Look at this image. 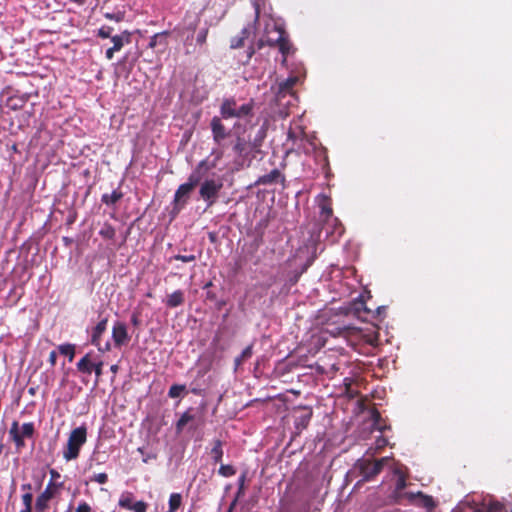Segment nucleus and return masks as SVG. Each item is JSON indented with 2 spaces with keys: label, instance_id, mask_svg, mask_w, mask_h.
<instances>
[{
  "label": "nucleus",
  "instance_id": "26",
  "mask_svg": "<svg viewBox=\"0 0 512 512\" xmlns=\"http://www.w3.org/2000/svg\"><path fill=\"white\" fill-rule=\"evenodd\" d=\"M134 503V497L129 492L122 493L118 501L119 507L127 510H130Z\"/></svg>",
  "mask_w": 512,
  "mask_h": 512
},
{
  "label": "nucleus",
  "instance_id": "14",
  "mask_svg": "<svg viewBox=\"0 0 512 512\" xmlns=\"http://www.w3.org/2000/svg\"><path fill=\"white\" fill-rule=\"evenodd\" d=\"M112 339L115 347H121L122 345L128 343L130 337L127 332L126 324L120 321H117L112 328Z\"/></svg>",
  "mask_w": 512,
  "mask_h": 512
},
{
  "label": "nucleus",
  "instance_id": "44",
  "mask_svg": "<svg viewBox=\"0 0 512 512\" xmlns=\"http://www.w3.org/2000/svg\"><path fill=\"white\" fill-rule=\"evenodd\" d=\"M354 310L356 312H360V311H368V308L366 307L365 303L363 300L361 299H357L354 304Z\"/></svg>",
  "mask_w": 512,
  "mask_h": 512
},
{
  "label": "nucleus",
  "instance_id": "61",
  "mask_svg": "<svg viewBox=\"0 0 512 512\" xmlns=\"http://www.w3.org/2000/svg\"><path fill=\"white\" fill-rule=\"evenodd\" d=\"M20 512H32V508L24 507L23 509L20 510Z\"/></svg>",
  "mask_w": 512,
  "mask_h": 512
},
{
  "label": "nucleus",
  "instance_id": "57",
  "mask_svg": "<svg viewBox=\"0 0 512 512\" xmlns=\"http://www.w3.org/2000/svg\"><path fill=\"white\" fill-rule=\"evenodd\" d=\"M131 323L134 325V326H137L139 324V317L136 315V314H133L131 316Z\"/></svg>",
  "mask_w": 512,
  "mask_h": 512
},
{
  "label": "nucleus",
  "instance_id": "51",
  "mask_svg": "<svg viewBox=\"0 0 512 512\" xmlns=\"http://www.w3.org/2000/svg\"><path fill=\"white\" fill-rule=\"evenodd\" d=\"M244 361H246V359L244 357H242L241 354L238 357H236L234 360L235 369H237L239 366H241Z\"/></svg>",
  "mask_w": 512,
  "mask_h": 512
},
{
  "label": "nucleus",
  "instance_id": "19",
  "mask_svg": "<svg viewBox=\"0 0 512 512\" xmlns=\"http://www.w3.org/2000/svg\"><path fill=\"white\" fill-rule=\"evenodd\" d=\"M253 30H254V25H248V26L244 27L241 30L239 35L231 38L230 47L232 49H237V48L244 46L245 40L249 38V36L252 34Z\"/></svg>",
  "mask_w": 512,
  "mask_h": 512
},
{
  "label": "nucleus",
  "instance_id": "4",
  "mask_svg": "<svg viewBox=\"0 0 512 512\" xmlns=\"http://www.w3.org/2000/svg\"><path fill=\"white\" fill-rule=\"evenodd\" d=\"M320 209L319 221L322 223L320 233H325L330 242H336L342 236L344 228L340 221L333 216L330 198L324 194L317 197Z\"/></svg>",
  "mask_w": 512,
  "mask_h": 512
},
{
  "label": "nucleus",
  "instance_id": "13",
  "mask_svg": "<svg viewBox=\"0 0 512 512\" xmlns=\"http://www.w3.org/2000/svg\"><path fill=\"white\" fill-rule=\"evenodd\" d=\"M210 127L212 131L213 141L217 145H221L222 142L228 137L230 132L222 124L221 119L217 116H214L211 119Z\"/></svg>",
  "mask_w": 512,
  "mask_h": 512
},
{
  "label": "nucleus",
  "instance_id": "21",
  "mask_svg": "<svg viewBox=\"0 0 512 512\" xmlns=\"http://www.w3.org/2000/svg\"><path fill=\"white\" fill-rule=\"evenodd\" d=\"M192 408L188 409L187 411H185L181 416L180 418L178 419V421L176 422V432L177 434H180L184 427L190 422V421H193L195 419V416L191 413L192 412Z\"/></svg>",
  "mask_w": 512,
  "mask_h": 512
},
{
  "label": "nucleus",
  "instance_id": "30",
  "mask_svg": "<svg viewBox=\"0 0 512 512\" xmlns=\"http://www.w3.org/2000/svg\"><path fill=\"white\" fill-rule=\"evenodd\" d=\"M182 503V496L179 493H172L169 497V509L176 511Z\"/></svg>",
  "mask_w": 512,
  "mask_h": 512
},
{
  "label": "nucleus",
  "instance_id": "32",
  "mask_svg": "<svg viewBox=\"0 0 512 512\" xmlns=\"http://www.w3.org/2000/svg\"><path fill=\"white\" fill-rule=\"evenodd\" d=\"M218 474L223 477H231L236 474V469L229 464H221L218 470Z\"/></svg>",
  "mask_w": 512,
  "mask_h": 512
},
{
  "label": "nucleus",
  "instance_id": "50",
  "mask_svg": "<svg viewBox=\"0 0 512 512\" xmlns=\"http://www.w3.org/2000/svg\"><path fill=\"white\" fill-rule=\"evenodd\" d=\"M56 360H57V353L56 351H51L50 354H49V363L51 366H54L56 364Z\"/></svg>",
  "mask_w": 512,
  "mask_h": 512
},
{
  "label": "nucleus",
  "instance_id": "11",
  "mask_svg": "<svg viewBox=\"0 0 512 512\" xmlns=\"http://www.w3.org/2000/svg\"><path fill=\"white\" fill-rule=\"evenodd\" d=\"M35 433V426L32 422L23 423L19 429L17 421H13L9 430V435L17 448L25 446L24 439L32 438Z\"/></svg>",
  "mask_w": 512,
  "mask_h": 512
},
{
  "label": "nucleus",
  "instance_id": "45",
  "mask_svg": "<svg viewBox=\"0 0 512 512\" xmlns=\"http://www.w3.org/2000/svg\"><path fill=\"white\" fill-rule=\"evenodd\" d=\"M316 154H317L319 157H321V160H322V162H323L322 167H323V168H326V167L328 166V164H329V163H328V157H327V155H326V151H325V149H319V150H317V151H316Z\"/></svg>",
  "mask_w": 512,
  "mask_h": 512
},
{
  "label": "nucleus",
  "instance_id": "10",
  "mask_svg": "<svg viewBox=\"0 0 512 512\" xmlns=\"http://www.w3.org/2000/svg\"><path fill=\"white\" fill-rule=\"evenodd\" d=\"M301 77L298 75H289L285 79L278 81V91L276 94L277 101L283 106H293L297 101V97L293 92V87L299 83Z\"/></svg>",
  "mask_w": 512,
  "mask_h": 512
},
{
  "label": "nucleus",
  "instance_id": "43",
  "mask_svg": "<svg viewBox=\"0 0 512 512\" xmlns=\"http://www.w3.org/2000/svg\"><path fill=\"white\" fill-rule=\"evenodd\" d=\"M75 512H92V508L87 502L81 501L75 509Z\"/></svg>",
  "mask_w": 512,
  "mask_h": 512
},
{
  "label": "nucleus",
  "instance_id": "53",
  "mask_svg": "<svg viewBox=\"0 0 512 512\" xmlns=\"http://www.w3.org/2000/svg\"><path fill=\"white\" fill-rule=\"evenodd\" d=\"M244 361H246V359L244 357H242L241 354L238 357H236L234 360L235 369H237L239 366H241Z\"/></svg>",
  "mask_w": 512,
  "mask_h": 512
},
{
  "label": "nucleus",
  "instance_id": "17",
  "mask_svg": "<svg viewBox=\"0 0 512 512\" xmlns=\"http://www.w3.org/2000/svg\"><path fill=\"white\" fill-rule=\"evenodd\" d=\"M410 501L422 508H425L427 511H432L436 506V503L433 497L423 494L422 492L410 493L409 494Z\"/></svg>",
  "mask_w": 512,
  "mask_h": 512
},
{
  "label": "nucleus",
  "instance_id": "37",
  "mask_svg": "<svg viewBox=\"0 0 512 512\" xmlns=\"http://www.w3.org/2000/svg\"><path fill=\"white\" fill-rule=\"evenodd\" d=\"M346 332V328L345 327H333V328H327L325 330V333L329 334L330 336L332 337H337V336H340L342 334H344Z\"/></svg>",
  "mask_w": 512,
  "mask_h": 512
},
{
  "label": "nucleus",
  "instance_id": "59",
  "mask_svg": "<svg viewBox=\"0 0 512 512\" xmlns=\"http://www.w3.org/2000/svg\"><path fill=\"white\" fill-rule=\"evenodd\" d=\"M386 444H387V440H386V439H384V438H380V439L378 440V447H383V446H385Z\"/></svg>",
  "mask_w": 512,
  "mask_h": 512
},
{
  "label": "nucleus",
  "instance_id": "22",
  "mask_svg": "<svg viewBox=\"0 0 512 512\" xmlns=\"http://www.w3.org/2000/svg\"><path fill=\"white\" fill-rule=\"evenodd\" d=\"M77 369L81 373L91 374L93 371V363L90 361V355L86 354L77 363Z\"/></svg>",
  "mask_w": 512,
  "mask_h": 512
},
{
  "label": "nucleus",
  "instance_id": "9",
  "mask_svg": "<svg viewBox=\"0 0 512 512\" xmlns=\"http://www.w3.org/2000/svg\"><path fill=\"white\" fill-rule=\"evenodd\" d=\"M87 441V428L81 425L73 429L69 435L66 448L63 451V458L71 461L78 458L81 447Z\"/></svg>",
  "mask_w": 512,
  "mask_h": 512
},
{
  "label": "nucleus",
  "instance_id": "27",
  "mask_svg": "<svg viewBox=\"0 0 512 512\" xmlns=\"http://www.w3.org/2000/svg\"><path fill=\"white\" fill-rule=\"evenodd\" d=\"M245 481H246V472H243L238 478V481H237L238 490L236 493V497H235L234 501L232 502L231 506H234L235 503L237 502V500L244 495Z\"/></svg>",
  "mask_w": 512,
  "mask_h": 512
},
{
  "label": "nucleus",
  "instance_id": "12",
  "mask_svg": "<svg viewBox=\"0 0 512 512\" xmlns=\"http://www.w3.org/2000/svg\"><path fill=\"white\" fill-rule=\"evenodd\" d=\"M54 497L53 482L50 481L46 488L37 496L35 511L45 512L49 508V502Z\"/></svg>",
  "mask_w": 512,
  "mask_h": 512
},
{
  "label": "nucleus",
  "instance_id": "2",
  "mask_svg": "<svg viewBox=\"0 0 512 512\" xmlns=\"http://www.w3.org/2000/svg\"><path fill=\"white\" fill-rule=\"evenodd\" d=\"M211 155H214V158L212 160L206 158L200 161L189 175L188 181L181 184L176 190L174 203L177 208L181 209L186 204L191 191L201 182L206 173L216 168L218 161L223 157V152L221 150H213Z\"/></svg>",
  "mask_w": 512,
  "mask_h": 512
},
{
  "label": "nucleus",
  "instance_id": "18",
  "mask_svg": "<svg viewBox=\"0 0 512 512\" xmlns=\"http://www.w3.org/2000/svg\"><path fill=\"white\" fill-rule=\"evenodd\" d=\"M300 413L295 416L294 426L297 431H302L309 425V422L312 418V409L310 407L304 406L299 407Z\"/></svg>",
  "mask_w": 512,
  "mask_h": 512
},
{
  "label": "nucleus",
  "instance_id": "28",
  "mask_svg": "<svg viewBox=\"0 0 512 512\" xmlns=\"http://www.w3.org/2000/svg\"><path fill=\"white\" fill-rule=\"evenodd\" d=\"M58 350L60 354L67 356L68 360L71 362L75 356V346L72 344H61L58 346Z\"/></svg>",
  "mask_w": 512,
  "mask_h": 512
},
{
  "label": "nucleus",
  "instance_id": "16",
  "mask_svg": "<svg viewBox=\"0 0 512 512\" xmlns=\"http://www.w3.org/2000/svg\"><path fill=\"white\" fill-rule=\"evenodd\" d=\"M285 176L280 172L279 169H273L269 173L264 174L255 182V185L271 186L278 183L284 184Z\"/></svg>",
  "mask_w": 512,
  "mask_h": 512
},
{
  "label": "nucleus",
  "instance_id": "47",
  "mask_svg": "<svg viewBox=\"0 0 512 512\" xmlns=\"http://www.w3.org/2000/svg\"><path fill=\"white\" fill-rule=\"evenodd\" d=\"M253 354V345H248L242 352H241V355L242 357H244L246 360L249 359Z\"/></svg>",
  "mask_w": 512,
  "mask_h": 512
},
{
  "label": "nucleus",
  "instance_id": "15",
  "mask_svg": "<svg viewBox=\"0 0 512 512\" xmlns=\"http://www.w3.org/2000/svg\"><path fill=\"white\" fill-rule=\"evenodd\" d=\"M107 319L100 320L97 325L93 328L91 334V343L98 347L99 351L105 352L110 350V343L106 342L104 347L100 346V338L107 328Z\"/></svg>",
  "mask_w": 512,
  "mask_h": 512
},
{
  "label": "nucleus",
  "instance_id": "23",
  "mask_svg": "<svg viewBox=\"0 0 512 512\" xmlns=\"http://www.w3.org/2000/svg\"><path fill=\"white\" fill-rule=\"evenodd\" d=\"M184 302V293L181 290H176L168 296L167 306L175 308L180 306Z\"/></svg>",
  "mask_w": 512,
  "mask_h": 512
},
{
  "label": "nucleus",
  "instance_id": "36",
  "mask_svg": "<svg viewBox=\"0 0 512 512\" xmlns=\"http://www.w3.org/2000/svg\"><path fill=\"white\" fill-rule=\"evenodd\" d=\"M208 32H209V29L207 27L202 28L198 31L197 36H196V43L198 45L202 46L206 43Z\"/></svg>",
  "mask_w": 512,
  "mask_h": 512
},
{
  "label": "nucleus",
  "instance_id": "42",
  "mask_svg": "<svg viewBox=\"0 0 512 512\" xmlns=\"http://www.w3.org/2000/svg\"><path fill=\"white\" fill-rule=\"evenodd\" d=\"M173 259L188 263V262H194L196 260V256L193 254H190V255L177 254V255L173 256Z\"/></svg>",
  "mask_w": 512,
  "mask_h": 512
},
{
  "label": "nucleus",
  "instance_id": "48",
  "mask_svg": "<svg viewBox=\"0 0 512 512\" xmlns=\"http://www.w3.org/2000/svg\"><path fill=\"white\" fill-rule=\"evenodd\" d=\"M162 39H164L163 34L154 35L150 40V43H149L150 47H155L157 45L158 40H162Z\"/></svg>",
  "mask_w": 512,
  "mask_h": 512
},
{
  "label": "nucleus",
  "instance_id": "31",
  "mask_svg": "<svg viewBox=\"0 0 512 512\" xmlns=\"http://www.w3.org/2000/svg\"><path fill=\"white\" fill-rule=\"evenodd\" d=\"M186 390V386L185 385H181V384H174L172 385L170 388H169V391H168V396L170 398H177V397H180L181 394Z\"/></svg>",
  "mask_w": 512,
  "mask_h": 512
},
{
  "label": "nucleus",
  "instance_id": "39",
  "mask_svg": "<svg viewBox=\"0 0 512 512\" xmlns=\"http://www.w3.org/2000/svg\"><path fill=\"white\" fill-rule=\"evenodd\" d=\"M90 481L91 482H96V483H99V484H105L108 481V475L106 473H98V474L93 475L90 478Z\"/></svg>",
  "mask_w": 512,
  "mask_h": 512
},
{
  "label": "nucleus",
  "instance_id": "58",
  "mask_svg": "<svg viewBox=\"0 0 512 512\" xmlns=\"http://www.w3.org/2000/svg\"><path fill=\"white\" fill-rule=\"evenodd\" d=\"M118 370H119V367H118V365H117V364H113V365H111V367H110V371H111L113 374H116V373L118 372Z\"/></svg>",
  "mask_w": 512,
  "mask_h": 512
},
{
  "label": "nucleus",
  "instance_id": "5",
  "mask_svg": "<svg viewBox=\"0 0 512 512\" xmlns=\"http://www.w3.org/2000/svg\"><path fill=\"white\" fill-rule=\"evenodd\" d=\"M233 150L236 154L235 165L237 169L249 167L260 152L257 144L247 141L243 137H237Z\"/></svg>",
  "mask_w": 512,
  "mask_h": 512
},
{
  "label": "nucleus",
  "instance_id": "40",
  "mask_svg": "<svg viewBox=\"0 0 512 512\" xmlns=\"http://www.w3.org/2000/svg\"><path fill=\"white\" fill-rule=\"evenodd\" d=\"M22 503L24 507L32 508L33 494L32 492H26L22 495Z\"/></svg>",
  "mask_w": 512,
  "mask_h": 512
},
{
  "label": "nucleus",
  "instance_id": "6",
  "mask_svg": "<svg viewBox=\"0 0 512 512\" xmlns=\"http://www.w3.org/2000/svg\"><path fill=\"white\" fill-rule=\"evenodd\" d=\"M389 461L388 457H383L372 461L369 458H360L354 464L352 473H358L362 478L358 482H368L377 476L383 469L384 465Z\"/></svg>",
  "mask_w": 512,
  "mask_h": 512
},
{
  "label": "nucleus",
  "instance_id": "24",
  "mask_svg": "<svg viewBox=\"0 0 512 512\" xmlns=\"http://www.w3.org/2000/svg\"><path fill=\"white\" fill-rule=\"evenodd\" d=\"M211 456L215 464L221 463L223 457V443L221 440H214V445L211 449Z\"/></svg>",
  "mask_w": 512,
  "mask_h": 512
},
{
  "label": "nucleus",
  "instance_id": "55",
  "mask_svg": "<svg viewBox=\"0 0 512 512\" xmlns=\"http://www.w3.org/2000/svg\"><path fill=\"white\" fill-rule=\"evenodd\" d=\"M267 222H268V221H267V219H263V220H261V221L257 224L256 229H257V230H258V229L263 230V229L267 226Z\"/></svg>",
  "mask_w": 512,
  "mask_h": 512
},
{
  "label": "nucleus",
  "instance_id": "29",
  "mask_svg": "<svg viewBox=\"0 0 512 512\" xmlns=\"http://www.w3.org/2000/svg\"><path fill=\"white\" fill-rule=\"evenodd\" d=\"M99 235L105 239L112 240L116 235V231L112 225L104 224L99 231Z\"/></svg>",
  "mask_w": 512,
  "mask_h": 512
},
{
  "label": "nucleus",
  "instance_id": "7",
  "mask_svg": "<svg viewBox=\"0 0 512 512\" xmlns=\"http://www.w3.org/2000/svg\"><path fill=\"white\" fill-rule=\"evenodd\" d=\"M253 101L238 105L234 98H226L220 106V114L223 119H244L253 115Z\"/></svg>",
  "mask_w": 512,
  "mask_h": 512
},
{
  "label": "nucleus",
  "instance_id": "38",
  "mask_svg": "<svg viewBox=\"0 0 512 512\" xmlns=\"http://www.w3.org/2000/svg\"><path fill=\"white\" fill-rule=\"evenodd\" d=\"M104 17L108 20H114L116 22H121L124 19V12H117V13L106 12V13H104Z\"/></svg>",
  "mask_w": 512,
  "mask_h": 512
},
{
  "label": "nucleus",
  "instance_id": "54",
  "mask_svg": "<svg viewBox=\"0 0 512 512\" xmlns=\"http://www.w3.org/2000/svg\"><path fill=\"white\" fill-rule=\"evenodd\" d=\"M21 490L24 491L25 493L26 492H31L32 491V484L31 483H24L21 485Z\"/></svg>",
  "mask_w": 512,
  "mask_h": 512
},
{
  "label": "nucleus",
  "instance_id": "8",
  "mask_svg": "<svg viewBox=\"0 0 512 512\" xmlns=\"http://www.w3.org/2000/svg\"><path fill=\"white\" fill-rule=\"evenodd\" d=\"M205 176H207V174ZM199 184V196L206 202V208H210L217 202L219 193L223 188V179L221 176L212 178L204 177Z\"/></svg>",
  "mask_w": 512,
  "mask_h": 512
},
{
  "label": "nucleus",
  "instance_id": "56",
  "mask_svg": "<svg viewBox=\"0 0 512 512\" xmlns=\"http://www.w3.org/2000/svg\"><path fill=\"white\" fill-rule=\"evenodd\" d=\"M115 51H117V50H116V49H114L113 47H110V48H109V49H107V51H106V57H107L108 59H111V58H112V56H113V53H114Z\"/></svg>",
  "mask_w": 512,
  "mask_h": 512
},
{
  "label": "nucleus",
  "instance_id": "1",
  "mask_svg": "<svg viewBox=\"0 0 512 512\" xmlns=\"http://www.w3.org/2000/svg\"><path fill=\"white\" fill-rule=\"evenodd\" d=\"M263 21L264 28L259 40L254 46H250L246 51V59L242 61V64L249 62L252 55L259 52L262 56V50L268 49L267 53H275L276 51L281 54V64H286L289 55L293 54L296 49L289 39L288 33L284 27L271 15L260 16V7L258 4L255 5V19L254 25Z\"/></svg>",
  "mask_w": 512,
  "mask_h": 512
},
{
  "label": "nucleus",
  "instance_id": "60",
  "mask_svg": "<svg viewBox=\"0 0 512 512\" xmlns=\"http://www.w3.org/2000/svg\"><path fill=\"white\" fill-rule=\"evenodd\" d=\"M74 3L78 4V5H83L85 3L86 0H72Z\"/></svg>",
  "mask_w": 512,
  "mask_h": 512
},
{
  "label": "nucleus",
  "instance_id": "20",
  "mask_svg": "<svg viewBox=\"0 0 512 512\" xmlns=\"http://www.w3.org/2000/svg\"><path fill=\"white\" fill-rule=\"evenodd\" d=\"M111 39L113 42L112 47L114 49H116L117 51H119L124 46L125 43L126 44L130 43L131 33L128 32L127 30H125L119 35L112 36Z\"/></svg>",
  "mask_w": 512,
  "mask_h": 512
},
{
  "label": "nucleus",
  "instance_id": "34",
  "mask_svg": "<svg viewBox=\"0 0 512 512\" xmlns=\"http://www.w3.org/2000/svg\"><path fill=\"white\" fill-rule=\"evenodd\" d=\"M372 419H373V428L382 432L386 429V426L381 425V415L378 411L372 412Z\"/></svg>",
  "mask_w": 512,
  "mask_h": 512
},
{
  "label": "nucleus",
  "instance_id": "64",
  "mask_svg": "<svg viewBox=\"0 0 512 512\" xmlns=\"http://www.w3.org/2000/svg\"><path fill=\"white\" fill-rule=\"evenodd\" d=\"M18 75L22 74V75H28L29 72H17Z\"/></svg>",
  "mask_w": 512,
  "mask_h": 512
},
{
  "label": "nucleus",
  "instance_id": "63",
  "mask_svg": "<svg viewBox=\"0 0 512 512\" xmlns=\"http://www.w3.org/2000/svg\"><path fill=\"white\" fill-rule=\"evenodd\" d=\"M63 241H64L66 244H68V243L70 242V239H69L68 237H64V238H63Z\"/></svg>",
  "mask_w": 512,
  "mask_h": 512
},
{
  "label": "nucleus",
  "instance_id": "33",
  "mask_svg": "<svg viewBox=\"0 0 512 512\" xmlns=\"http://www.w3.org/2000/svg\"><path fill=\"white\" fill-rule=\"evenodd\" d=\"M137 451L142 455V461L148 463L150 460L157 458V454L153 451H146L145 447H139Z\"/></svg>",
  "mask_w": 512,
  "mask_h": 512
},
{
  "label": "nucleus",
  "instance_id": "46",
  "mask_svg": "<svg viewBox=\"0 0 512 512\" xmlns=\"http://www.w3.org/2000/svg\"><path fill=\"white\" fill-rule=\"evenodd\" d=\"M406 487V480L404 476H399L396 481V491L400 492Z\"/></svg>",
  "mask_w": 512,
  "mask_h": 512
},
{
  "label": "nucleus",
  "instance_id": "52",
  "mask_svg": "<svg viewBox=\"0 0 512 512\" xmlns=\"http://www.w3.org/2000/svg\"><path fill=\"white\" fill-rule=\"evenodd\" d=\"M244 361H246V359L244 357H242L241 354L238 357H236L234 360L235 369H237L239 366H241Z\"/></svg>",
  "mask_w": 512,
  "mask_h": 512
},
{
  "label": "nucleus",
  "instance_id": "3",
  "mask_svg": "<svg viewBox=\"0 0 512 512\" xmlns=\"http://www.w3.org/2000/svg\"><path fill=\"white\" fill-rule=\"evenodd\" d=\"M316 259V248L304 245L299 247L295 253L286 261L282 276L287 285H295L301 275L312 265Z\"/></svg>",
  "mask_w": 512,
  "mask_h": 512
},
{
  "label": "nucleus",
  "instance_id": "62",
  "mask_svg": "<svg viewBox=\"0 0 512 512\" xmlns=\"http://www.w3.org/2000/svg\"><path fill=\"white\" fill-rule=\"evenodd\" d=\"M384 309H385V307H384V306H380V307H378V308H377V312H378V313H380V312H382V310H384Z\"/></svg>",
  "mask_w": 512,
  "mask_h": 512
},
{
  "label": "nucleus",
  "instance_id": "49",
  "mask_svg": "<svg viewBox=\"0 0 512 512\" xmlns=\"http://www.w3.org/2000/svg\"><path fill=\"white\" fill-rule=\"evenodd\" d=\"M102 366H103L102 362L93 364V371L95 372L97 377H99L102 374Z\"/></svg>",
  "mask_w": 512,
  "mask_h": 512
},
{
  "label": "nucleus",
  "instance_id": "41",
  "mask_svg": "<svg viewBox=\"0 0 512 512\" xmlns=\"http://www.w3.org/2000/svg\"><path fill=\"white\" fill-rule=\"evenodd\" d=\"M147 510V504L143 501H136L130 511L133 512H146Z\"/></svg>",
  "mask_w": 512,
  "mask_h": 512
},
{
  "label": "nucleus",
  "instance_id": "25",
  "mask_svg": "<svg viewBox=\"0 0 512 512\" xmlns=\"http://www.w3.org/2000/svg\"><path fill=\"white\" fill-rule=\"evenodd\" d=\"M123 197V193L119 190H114L110 194H103L101 197L102 203L106 204L107 206H112L116 204L121 198Z\"/></svg>",
  "mask_w": 512,
  "mask_h": 512
},
{
  "label": "nucleus",
  "instance_id": "35",
  "mask_svg": "<svg viewBox=\"0 0 512 512\" xmlns=\"http://www.w3.org/2000/svg\"><path fill=\"white\" fill-rule=\"evenodd\" d=\"M114 31V28L112 26H109V25H103L99 30H98V33L97 35L100 37V38H103V39H106V38H111L112 37V33Z\"/></svg>",
  "mask_w": 512,
  "mask_h": 512
}]
</instances>
